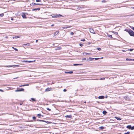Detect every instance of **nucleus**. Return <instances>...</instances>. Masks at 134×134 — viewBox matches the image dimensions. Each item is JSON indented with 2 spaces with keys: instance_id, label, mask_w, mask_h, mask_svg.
<instances>
[{
  "instance_id": "nucleus-1",
  "label": "nucleus",
  "mask_w": 134,
  "mask_h": 134,
  "mask_svg": "<svg viewBox=\"0 0 134 134\" xmlns=\"http://www.w3.org/2000/svg\"><path fill=\"white\" fill-rule=\"evenodd\" d=\"M52 17L54 18H57L61 16H63L60 14H56V15H52Z\"/></svg>"
},
{
  "instance_id": "nucleus-2",
  "label": "nucleus",
  "mask_w": 134,
  "mask_h": 134,
  "mask_svg": "<svg viewBox=\"0 0 134 134\" xmlns=\"http://www.w3.org/2000/svg\"><path fill=\"white\" fill-rule=\"evenodd\" d=\"M129 34L131 36L134 37V32L131 30H130L129 31Z\"/></svg>"
},
{
  "instance_id": "nucleus-3",
  "label": "nucleus",
  "mask_w": 134,
  "mask_h": 134,
  "mask_svg": "<svg viewBox=\"0 0 134 134\" xmlns=\"http://www.w3.org/2000/svg\"><path fill=\"white\" fill-rule=\"evenodd\" d=\"M19 88H17V89L15 90V92H20V91H23L24 90V89L23 88H21L20 89H18Z\"/></svg>"
},
{
  "instance_id": "nucleus-4",
  "label": "nucleus",
  "mask_w": 134,
  "mask_h": 134,
  "mask_svg": "<svg viewBox=\"0 0 134 134\" xmlns=\"http://www.w3.org/2000/svg\"><path fill=\"white\" fill-rule=\"evenodd\" d=\"M4 67H19V65H8L7 66H4Z\"/></svg>"
},
{
  "instance_id": "nucleus-5",
  "label": "nucleus",
  "mask_w": 134,
  "mask_h": 134,
  "mask_svg": "<svg viewBox=\"0 0 134 134\" xmlns=\"http://www.w3.org/2000/svg\"><path fill=\"white\" fill-rule=\"evenodd\" d=\"M35 60H34L33 61H28V60H23V62H27L28 63H32L35 62Z\"/></svg>"
},
{
  "instance_id": "nucleus-6",
  "label": "nucleus",
  "mask_w": 134,
  "mask_h": 134,
  "mask_svg": "<svg viewBox=\"0 0 134 134\" xmlns=\"http://www.w3.org/2000/svg\"><path fill=\"white\" fill-rule=\"evenodd\" d=\"M71 27V26H65L63 27H62V28L63 29H67V28H70Z\"/></svg>"
},
{
  "instance_id": "nucleus-7",
  "label": "nucleus",
  "mask_w": 134,
  "mask_h": 134,
  "mask_svg": "<svg viewBox=\"0 0 134 134\" xmlns=\"http://www.w3.org/2000/svg\"><path fill=\"white\" fill-rule=\"evenodd\" d=\"M51 88H48L46 89L45 91H49L51 90Z\"/></svg>"
},
{
  "instance_id": "nucleus-8",
  "label": "nucleus",
  "mask_w": 134,
  "mask_h": 134,
  "mask_svg": "<svg viewBox=\"0 0 134 134\" xmlns=\"http://www.w3.org/2000/svg\"><path fill=\"white\" fill-rule=\"evenodd\" d=\"M59 32V31H56L54 34V35L53 36V37H54L56 35H57L58 33Z\"/></svg>"
},
{
  "instance_id": "nucleus-9",
  "label": "nucleus",
  "mask_w": 134,
  "mask_h": 134,
  "mask_svg": "<svg viewBox=\"0 0 134 134\" xmlns=\"http://www.w3.org/2000/svg\"><path fill=\"white\" fill-rule=\"evenodd\" d=\"M90 32L92 33H94V32L93 29H90Z\"/></svg>"
},
{
  "instance_id": "nucleus-10",
  "label": "nucleus",
  "mask_w": 134,
  "mask_h": 134,
  "mask_svg": "<svg viewBox=\"0 0 134 134\" xmlns=\"http://www.w3.org/2000/svg\"><path fill=\"white\" fill-rule=\"evenodd\" d=\"M40 8H35V9H32V10L33 11H35V10H40Z\"/></svg>"
},
{
  "instance_id": "nucleus-11",
  "label": "nucleus",
  "mask_w": 134,
  "mask_h": 134,
  "mask_svg": "<svg viewBox=\"0 0 134 134\" xmlns=\"http://www.w3.org/2000/svg\"><path fill=\"white\" fill-rule=\"evenodd\" d=\"M65 117L66 118H71L72 117V116L71 115H67L65 116Z\"/></svg>"
},
{
  "instance_id": "nucleus-12",
  "label": "nucleus",
  "mask_w": 134,
  "mask_h": 134,
  "mask_svg": "<svg viewBox=\"0 0 134 134\" xmlns=\"http://www.w3.org/2000/svg\"><path fill=\"white\" fill-rule=\"evenodd\" d=\"M98 98L100 99H103L104 98V97L103 96H99L98 97Z\"/></svg>"
},
{
  "instance_id": "nucleus-13",
  "label": "nucleus",
  "mask_w": 134,
  "mask_h": 134,
  "mask_svg": "<svg viewBox=\"0 0 134 134\" xmlns=\"http://www.w3.org/2000/svg\"><path fill=\"white\" fill-rule=\"evenodd\" d=\"M127 128L131 130V126L130 125H128L127 126Z\"/></svg>"
},
{
  "instance_id": "nucleus-14",
  "label": "nucleus",
  "mask_w": 134,
  "mask_h": 134,
  "mask_svg": "<svg viewBox=\"0 0 134 134\" xmlns=\"http://www.w3.org/2000/svg\"><path fill=\"white\" fill-rule=\"evenodd\" d=\"M73 72L72 71H70L69 72H65V73H69L70 74H72Z\"/></svg>"
},
{
  "instance_id": "nucleus-15",
  "label": "nucleus",
  "mask_w": 134,
  "mask_h": 134,
  "mask_svg": "<svg viewBox=\"0 0 134 134\" xmlns=\"http://www.w3.org/2000/svg\"><path fill=\"white\" fill-rule=\"evenodd\" d=\"M131 29H126L125 30V31L128 32L129 33V31H130Z\"/></svg>"
},
{
  "instance_id": "nucleus-16",
  "label": "nucleus",
  "mask_w": 134,
  "mask_h": 134,
  "mask_svg": "<svg viewBox=\"0 0 134 134\" xmlns=\"http://www.w3.org/2000/svg\"><path fill=\"white\" fill-rule=\"evenodd\" d=\"M31 100H30V101H31V100L33 101H35V102H36V100H35V99L34 98H31Z\"/></svg>"
},
{
  "instance_id": "nucleus-17",
  "label": "nucleus",
  "mask_w": 134,
  "mask_h": 134,
  "mask_svg": "<svg viewBox=\"0 0 134 134\" xmlns=\"http://www.w3.org/2000/svg\"><path fill=\"white\" fill-rule=\"evenodd\" d=\"M82 64H73V66H77L82 65Z\"/></svg>"
},
{
  "instance_id": "nucleus-18",
  "label": "nucleus",
  "mask_w": 134,
  "mask_h": 134,
  "mask_svg": "<svg viewBox=\"0 0 134 134\" xmlns=\"http://www.w3.org/2000/svg\"><path fill=\"white\" fill-rule=\"evenodd\" d=\"M87 54H90V53H83V54L84 55H86Z\"/></svg>"
},
{
  "instance_id": "nucleus-19",
  "label": "nucleus",
  "mask_w": 134,
  "mask_h": 134,
  "mask_svg": "<svg viewBox=\"0 0 134 134\" xmlns=\"http://www.w3.org/2000/svg\"><path fill=\"white\" fill-rule=\"evenodd\" d=\"M107 113V112H106L105 110H104L103 111V113L104 115H105Z\"/></svg>"
},
{
  "instance_id": "nucleus-20",
  "label": "nucleus",
  "mask_w": 134,
  "mask_h": 134,
  "mask_svg": "<svg viewBox=\"0 0 134 134\" xmlns=\"http://www.w3.org/2000/svg\"><path fill=\"white\" fill-rule=\"evenodd\" d=\"M22 17L23 18H26V15L25 14H23L22 15Z\"/></svg>"
},
{
  "instance_id": "nucleus-21",
  "label": "nucleus",
  "mask_w": 134,
  "mask_h": 134,
  "mask_svg": "<svg viewBox=\"0 0 134 134\" xmlns=\"http://www.w3.org/2000/svg\"><path fill=\"white\" fill-rule=\"evenodd\" d=\"M104 128V127L103 126H101V127H99V129H101V130H103Z\"/></svg>"
},
{
  "instance_id": "nucleus-22",
  "label": "nucleus",
  "mask_w": 134,
  "mask_h": 134,
  "mask_svg": "<svg viewBox=\"0 0 134 134\" xmlns=\"http://www.w3.org/2000/svg\"><path fill=\"white\" fill-rule=\"evenodd\" d=\"M126 61H131V59H129L127 58L126 59Z\"/></svg>"
},
{
  "instance_id": "nucleus-23",
  "label": "nucleus",
  "mask_w": 134,
  "mask_h": 134,
  "mask_svg": "<svg viewBox=\"0 0 134 134\" xmlns=\"http://www.w3.org/2000/svg\"><path fill=\"white\" fill-rule=\"evenodd\" d=\"M115 118L118 120H121V119L120 118H119L118 117H116Z\"/></svg>"
},
{
  "instance_id": "nucleus-24",
  "label": "nucleus",
  "mask_w": 134,
  "mask_h": 134,
  "mask_svg": "<svg viewBox=\"0 0 134 134\" xmlns=\"http://www.w3.org/2000/svg\"><path fill=\"white\" fill-rule=\"evenodd\" d=\"M107 36L108 37H111V38H112V35H108Z\"/></svg>"
},
{
  "instance_id": "nucleus-25",
  "label": "nucleus",
  "mask_w": 134,
  "mask_h": 134,
  "mask_svg": "<svg viewBox=\"0 0 134 134\" xmlns=\"http://www.w3.org/2000/svg\"><path fill=\"white\" fill-rule=\"evenodd\" d=\"M113 33L115 35H117L118 34V33L117 32L113 31Z\"/></svg>"
},
{
  "instance_id": "nucleus-26",
  "label": "nucleus",
  "mask_w": 134,
  "mask_h": 134,
  "mask_svg": "<svg viewBox=\"0 0 134 134\" xmlns=\"http://www.w3.org/2000/svg\"><path fill=\"white\" fill-rule=\"evenodd\" d=\"M4 15L3 13L0 14V16L2 17Z\"/></svg>"
},
{
  "instance_id": "nucleus-27",
  "label": "nucleus",
  "mask_w": 134,
  "mask_h": 134,
  "mask_svg": "<svg viewBox=\"0 0 134 134\" xmlns=\"http://www.w3.org/2000/svg\"><path fill=\"white\" fill-rule=\"evenodd\" d=\"M37 121H40L45 122V121H44V120H37Z\"/></svg>"
},
{
  "instance_id": "nucleus-28",
  "label": "nucleus",
  "mask_w": 134,
  "mask_h": 134,
  "mask_svg": "<svg viewBox=\"0 0 134 134\" xmlns=\"http://www.w3.org/2000/svg\"><path fill=\"white\" fill-rule=\"evenodd\" d=\"M37 115V116H38V117H40V116H41V114H38Z\"/></svg>"
},
{
  "instance_id": "nucleus-29",
  "label": "nucleus",
  "mask_w": 134,
  "mask_h": 134,
  "mask_svg": "<svg viewBox=\"0 0 134 134\" xmlns=\"http://www.w3.org/2000/svg\"><path fill=\"white\" fill-rule=\"evenodd\" d=\"M32 5L33 6H34V5H36V3H32Z\"/></svg>"
},
{
  "instance_id": "nucleus-30",
  "label": "nucleus",
  "mask_w": 134,
  "mask_h": 134,
  "mask_svg": "<svg viewBox=\"0 0 134 134\" xmlns=\"http://www.w3.org/2000/svg\"><path fill=\"white\" fill-rule=\"evenodd\" d=\"M74 34L73 32H70V34L71 35H73Z\"/></svg>"
},
{
  "instance_id": "nucleus-31",
  "label": "nucleus",
  "mask_w": 134,
  "mask_h": 134,
  "mask_svg": "<svg viewBox=\"0 0 134 134\" xmlns=\"http://www.w3.org/2000/svg\"><path fill=\"white\" fill-rule=\"evenodd\" d=\"M42 4L36 3V5H42Z\"/></svg>"
},
{
  "instance_id": "nucleus-32",
  "label": "nucleus",
  "mask_w": 134,
  "mask_h": 134,
  "mask_svg": "<svg viewBox=\"0 0 134 134\" xmlns=\"http://www.w3.org/2000/svg\"><path fill=\"white\" fill-rule=\"evenodd\" d=\"M97 49L99 51H100L101 50V48H97Z\"/></svg>"
},
{
  "instance_id": "nucleus-33",
  "label": "nucleus",
  "mask_w": 134,
  "mask_h": 134,
  "mask_svg": "<svg viewBox=\"0 0 134 134\" xmlns=\"http://www.w3.org/2000/svg\"><path fill=\"white\" fill-rule=\"evenodd\" d=\"M82 60H88V59L86 58H83L82 59Z\"/></svg>"
},
{
  "instance_id": "nucleus-34",
  "label": "nucleus",
  "mask_w": 134,
  "mask_h": 134,
  "mask_svg": "<svg viewBox=\"0 0 134 134\" xmlns=\"http://www.w3.org/2000/svg\"><path fill=\"white\" fill-rule=\"evenodd\" d=\"M36 1L37 2H41V0H36Z\"/></svg>"
},
{
  "instance_id": "nucleus-35",
  "label": "nucleus",
  "mask_w": 134,
  "mask_h": 134,
  "mask_svg": "<svg viewBox=\"0 0 134 134\" xmlns=\"http://www.w3.org/2000/svg\"><path fill=\"white\" fill-rule=\"evenodd\" d=\"M130 132H127L126 133H124V134H130Z\"/></svg>"
},
{
  "instance_id": "nucleus-36",
  "label": "nucleus",
  "mask_w": 134,
  "mask_h": 134,
  "mask_svg": "<svg viewBox=\"0 0 134 134\" xmlns=\"http://www.w3.org/2000/svg\"><path fill=\"white\" fill-rule=\"evenodd\" d=\"M79 45L81 47H82L83 46V44L81 43H80Z\"/></svg>"
},
{
  "instance_id": "nucleus-37",
  "label": "nucleus",
  "mask_w": 134,
  "mask_h": 134,
  "mask_svg": "<svg viewBox=\"0 0 134 134\" xmlns=\"http://www.w3.org/2000/svg\"><path fill=\"white\" fill-rule=\"evenodd\" d=\"M46 109H47L48 110H49V111L51 110V109H50L49 108H47Z\"/></svg>"
},
{
  "instance_id": "nucleus-38",
  "label": "nucleus",
  "mask_w": 134,
  "mask_h": 134,
  "mask_svg": "<svg viewBox=\"0 0 134 134\" xmlns=\"http://www.w3.org/2000/svg\"><path fill=\"white\" fill-rule=\"evenodd\" d=\"M89 58V59L91 60H93V59H94V58H91V57Z\"/></svg>"
},
{
  "instance_id": "nucleus-39",
  "label": "nucleus",
  "mask_w": 134,
  "mask_h": 134,
  "mask_svg": "<svg viewBox=\"0 0 134 134\" xmlns=\"http://www.w3.org/2000/svg\"><path fill=\"white\" fill-rule=\"evenodd\" d=\"M105 79L104 78H101L100 79V80H104Z\"/></svg>"
},
{
  "instance_id": "nucleus-40",
  "label": "nucleus",
  "mask_w": 134,
  "mask_h": 134,
  "mask_svg": "<svg viewBox=\"0 0 134 134\" xmlns=\"http://www.w3.org/2000/svg\"><path fill=\"white\" fill-rule=\"evenodd\" d=\"M134 129V126L132 127L131 126V130H133Z\"/></svg>"
},
{
  "instance_id": "nucleus-41",
  "label": "nucleus",
  "mask_w": 134,
  "mask_h": 134,
  "mask_svg": "<svg viewBox=\"0 0 134 134\" xmlns=\"http://www.w3.org/2000/svg\"><path fill=\"white\" fill-rule=\"evenodd\" d=\"M133 49H129V50L130 51H133Z\"/></svg>"
},
{
  "instance_id": "nucleus-42",
  "label": "nucleus",
  "mask_w": 134,
  "mask_h": 134,
  "mask_svg": "<svg viewBox=\"0 0 134 134\" xmlns=\"http://www.w3.org/2000/svg\"><path fill=\"white\" fill-rule=\"evenodd\" d=\"M32 118L33 119H36V118L35 116H34L32 117Z\"/></svg>"
},
{
  "instance_id": "nucleus-43",
  "label": "nucleus",
  "mask_w": 134,
  "mask_h": 134,
  "mask_svg": "<svg viewBox=\"0 0 134 134\" xmlns=\"http://www.w3.org/2000/svg\"><path fill=\"white\" fill-rule=\"evenodd\" d=\"M81 41H85V40L84 39H82L81 40Z\"/></svg>"
},
{
  "instance_id": "nucleus-44",
  "label": "nucleus",
  "mask_w": 134,
  "mask_h": 134,
  "mask_svg": "<svg viewBox=\"0 0 134 134\" xmlns=\"http://www.w3.org/2000/svg\"><path fill=\"white\" fill-rule=\"evenodd\" d=\"M29 43H27V44H25V45L27 46H29Z\"/></svg>"
},
{
  "instance_id": "nucleus-45",
  "label": "nucleus",
  "mask_w": 134,
  "mask_h": 134,
  "mask_svg": "<svg viewBox=\"0 0 134 134\" xmlns=\"http://www.w3.org/2000/svg\"><path fill=\"white\" fill-rule=\"evenodd\" d=\"M66 91H67V90H66V89H64V90H63V91H64V92H66Z\"/></svg>"
},
{
  "instance_id": "nucleus-46",
  "label": "nucleus",
  "mask_w": 134,
  "mask_h": 134,
  "mask_svg": "<svg viewBox=\"0 0 134 134\" xmlns=\"http://www.w3.org/2000/svg\"><path fill=\"white\" fill-rule=\"evenodd\" d=\"M99 58H95L94 59H95V60H98L99 59Z\"/></svg>"
},
{
  "instance_id": "nucleus-47",
  "label": "nucleus",
  "mask_w": 134,
  "mask_h": 134,
  "mask_svg": "<svg viewBox=\"0 0 134 134\" xmlns=\"http://www.w3.org/2000/svg\"><path fill=\"white\" fill-rule=\"evenodd\" d=\"M15 49L16 51H18V49H16V48H15V49Z\"/></svg>"
},
{
  "instance_id": "nucleus-48",
  "label": "nucleus",
  "mask_w": 134,
  "mask_h": 134,
  "mask_svg": "<svg viewBox=\"0 0 134 134\" xmlns=\"http://www.w3.org/2000/svg\"><path fill=\"white\" fill-rule=\"evenodd\" d=\"M0 91L2 92H3V90H0Z\"/></svg>"
},
{
  "instance_id": "nucleus-49",
  "label": "nucleus",
  "mask_w": 134,
  "mask_h": 134,
  "mask_svg": "<svg viewBox=\"0 0 134 134\" xmlns=\"http://www.w3.org/2000/svg\"><path fill=\"white\" fill-rule=\"evenodd\" d=\"M25 86H28L29 85V84H25Z\"/></svg>"
},
{
  "instance_id": "nucleus-50",
  "label": "nucleus",
  "mask_w": 134,
  "mask_h": 134,
  "mask_svg": "<svg viewBox=\"0 0 134 134\" xmlns=\"http://www.w3.org/2000/svg\"><path fill=\"white\" fill-rule=\"evenodd\" d=\"M131 61H134V59H131Z\"/></svg>"
},
{
  "instance_id": "nucleus-51",
  "label": "nucleus",
  "mask_w": 134,
  "mask_h": 134,
  "mask_svg": "<svg viewBox=\"0 0 134 134\" xmlns=\"http://www.w3.org/2000/svg\"><path fill=\"white\" fill-rule=\"evenodd\" d=\"M23 104V103H20V105H21L22 104Z\"/></svg>"
},
{
  "instance_id": "nucleus-52",
  "label": "nucleus",
  "mask_w": 134,
  "mask_h": 134,
  "mask_svg": "<svg viewBox=\"0 0 134 134\" xmlns=\"http://www.w3.org/2000/svg\"><path fill=\"white\" fill-rule=\"evenodd\" d=\"M15 38H17L18 37V36H15Z\"/></svg>"
},
{
  "instance_id": "nucleus-53",
  "label": "nucleus",
  "mask_w": 134,
  "mask_h": 134,
  "mask_svg": "<svg viewBox=\"0 0 134 134\" xmlns=\"http://www.w3.org/2000/svg\"><path fill=\"white\" fill-rule=\"evenodd\" d=\"M22 86H25V85H22Z\"/></svg>"
},
{
  "instance_id": "nucleus-54",
  "label": "nucleus",
  "mask_w": 134,
  "mask_h": 134,
  "mask_svg": "<svg viewBox=\"0 0 134 134\" xmlns=\"http://www.w3.org/2000/svg\"><path fill=\"white\" fill-rule=\"evenodd\" d=\"M132 29L133 30H134V27H132Z\"/></svg>"
},
{
  "instance_id": "nucleus-55",
  "label": "nucleus",
  "mask_w": 134,
  "mask_h": 134,
  "mask_svg": "<svg viewBox=\"0 0 134 134\" xmlns=\"http://www.w3.org/2000/svg\"><path fill=\"white\" fill-rule=\"evenodd\" d=\"M108 97V96H106V97H105V98H107V97Z\"/></svg>"
},
{
  "instance_id": "nucleus-56",
  "label": "nucleus",
  "mask_w": 134,
  "mask_h": 134,
  "mask_svg": "<svg viewBox=\"0 0 134 134\" xmlns=\"http://www.w3.org/2000/svg\"><path fill=\"white\" fill-rule=\"evenodd\" d=\"M103 57H102V58H99V59H103Z\"/></svg>"
},
{
  "instance_id": "nucleus-57",
  "label": "nucleus",
  "mask_w": 134,
  "mask_h": 134,
  "mask_svg": "<svg viewBox=\"0 0 134 134\" xmlns=\"http://www.w3.org/2000/svg\"><path fill=\"white\" fill-rule=\"evenodd\" d=\"M19 87H23V86H22V85H20L19 86Z\"/></svg>"
},
{
  "instance_id": "nucleus-58",
  "label": "nucleus",
  "mask_w": 134,
  "mask_h": 134,
  "mask_svg": "<svg viewBox=\"0 0 134 134\" xmlns=\"http://www.w3.org/2000/svg\"><path fill=\"white\" fill-rule=\"evenodd\" d=\"M122 51H123V52H124L125 51V50H122Z\"/></svg>"
},
{
  "instance_id": "nucleus-59",
  "label": "nucleus",
  "mask_w": 134,
  "mask_h": 134,
  "mask_svg": "<svg viewBox=\"0 0 134 134\" xmlns=\"http://www.w3.org/2000/svg\"><path fill=\"white\" fill-rule=\"evenodd\" d=\"M60 49V48H57L56 49L58 50V49Z\"/></svg>"
},
{
  "instance_id": "nucleus-60",
  "label": "nucleus",
  "mask_w": 134,
  "mask_h": 134,
  "mask_svg": "<svg viewBox=\"0 0 134 134\" xmlns=\"http://www.w3.org/2000/svg\"><path fill=\"white\" fill-rule=\"evenodd\" d=\"M97 102L98 103H99V102L97 101Z\"/></svg>"
},
{
  "instance_id": "nucleus-61",
  "label": "nucleus",
  "mask_w": 134,
  "mask_h": 134,
  "mask_svg": "<svg viewBox=\"0 0 134 134\" xmlns=\"http://www.w3.org/2000/svg\"><path fill=\"white\" fill-rule=\"evenodd\" d=\"M37 41H38V40H36V42H37Z\"/></svg>"
},
{
  "instance_id": "nucleus-62",
  "label": "nucleus",
  "mask_w": 134,
  "mask_h": 134,
  "mask_svg": "<svg viewBox=\"0 0 134 134\" xmlns=\"http://www.w3.org/2000/svg\"><path fill=\"white\" fill-rule=\"evenodd\" d=\"M84 103H86V102L85 101V102H84Z\"/></svg>"
},
{
  "instance_id": "nucleus-63",
  "label": "nucleus",
  "mask_w": 134,
  "mask_h": 134,
  "mask_svg": "<svg viewBox=\"0 0 134 134\" xmlns=\"http://www.w3.org/2000/svg\"><path fill=\"white\" fill-rule=\"evenodd\" d=\"M132 8H133V9H134V7H132Z\"/></svg>"
},
{
  "instance_id": "nucleus-64",
  "label": "nucleus",
  "mask_w": 134,
  "mask_h": 134,
  "mask_svg": "<svg viewBox=\"0 0 134 134\" xmlns=\"http://www.w3.org/2000/svg\"><path fill=\"white\" fill-rule=\"evenodd\" d=\"M54 26V25H51V26Z\"/></svg>"
}]
</instances>
